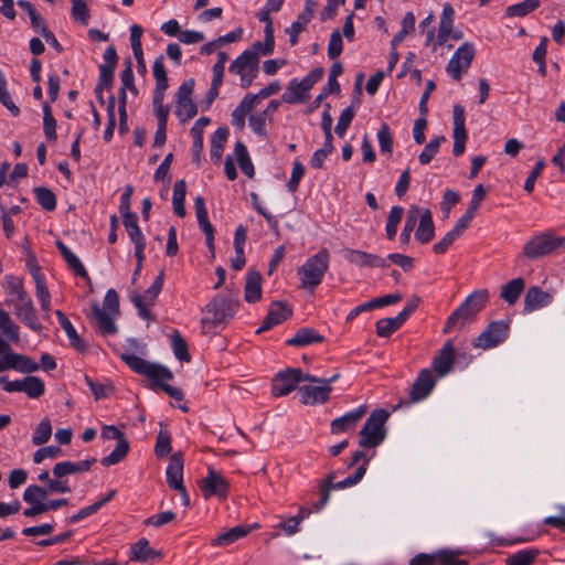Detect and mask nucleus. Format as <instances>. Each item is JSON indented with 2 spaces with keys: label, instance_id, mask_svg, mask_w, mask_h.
Segmentation results:
<instances>
[{
  "label": "nucleus",
  "instance_id": "30",
  "mask_svg": "<svg viewBox=\"0 0 565 565\" xmlns=\"http://www.w3.org/2000/svg\"><path fill=\"white\" fill-rule=\"evenodd\" d=\"M55 316L62 327V329L65 331L66 335L68 337L70 344L76 349L77 351L84 352L86 350V345L84 341L78 335L76 329L70 321V319L66 317V315L61 311L56 310Z\"/></svg>",
  "mask_w": 565,
  "mask_h": 565
},
{
  "label": "nucleus",
  "instance_id": "43",
  "mask_svg": "<svg viewBox=\"0 0 565 565\" xmlns=\"http://www.w3.org/2000/svg\"><path fill=\"white\" fill-rule=\"evenodd\" d=\"M124 225L134 245L146 244L145 236L138 225V215L125 217Z\"/></svg>",
  "mask_w": 565,
  "mask_h": 565
},
{
  "label": "nucleus",
  "instance_id": "26",
  "mask_svg": "<svg viewBox=\"0 0 565 565\" xmlns=\"http://www.w3.org/2000/svg\"><path fill=\"white\" fill-rule=\"evenodd\" d=\"M258 524H254L253 526H246V525H236L228 531L217 535L211 541L212 546H218L224 547L227 546L235 541L246 536L252 529H257Z\"/></svg>",
  "mask_w": 565,
  "mask_h": 565
},
{
  "label": "nucleus",
  "instance_id": "57",
  "mask_svg": "<svg viewBox=\"0 0 565 565\" xmlns=\"http://www.w3.org/2000/svg\"><path fill=\"white\" fill-rule=\"evenodd\" d=\"M324 145L322 148L315 151L310 159V164L315 169H320L323 166L326 158L333 151L334 147L332 143L333 138H324Z\"/></svg>",
  "mask_w": 565,
  "mask_h": 565
},
{
  "label": "nucleus",
  "instance_id": "21",
  "mask_svg": "<svg viewBox=\"0 0 565 565\" xmlns=\"http://www.w3.org/2000/svg\"><path fill=\"white\" fill-rule=\"evenodd\" d=\"M366 412V406L361 405L356 409L333 419L331 422V431L333 434H339L355 427Z\"/></svg>",
  "mask_w": 565,
  "mask_h": 565
},
{
  "label": "nucleus",
  "instance_id": "8",
  "mask_svg": "<svg viewBox=\"0 0 565 565\" xmlns=\"http://www.w3.org/2000/svg\"><path fill=\"white\" fill-rule=\"evenodd\" d=\"M388 412L379 408L371 413L360 431V446L366 448H375L385 438L384 424L388 419Z\"/></svg>",
  "mask_w": 565,
  "mask_h": 565
},
{
  "label": "nucleus",
  "instance_id": "10",
  "mask_svg": "<svg viewBox=\"0 0 565 565\" xmlns=\"http://www.w3.org/2000/svg\"><path fill=\"white\" fill-rule=\"evenodd\" d=\"M509 323L505 321H492L488 327L472 341V345L478 349L489 350L498 347L509 335Z\"/></svg>",
  "mask_w": 565,
  "mask_h": 565
},
{
  "label": "nucleus",
  "instance_id": "59",
  "mask_svg": "<svg viewBox=\"0 0 565 565\" xmlns=\"http://www.w3.org/2000/svg\"><path fill=\"white\" fill-rule=\"evenodd\" d=\"M164 281V271L160 270L159 275L154 279V281L151 284V286L145 291L143 295H140L143 298V301L147 302V305H153L154 300L159 296V294L162 290Z\"/></svg>",
  "mask_w": 565,
  "mask_h": 565
},
{
  "label": "nucleus",
  "instance_id": "34",
  "mask_svg": "<svg viewBox=\"0 0 565 565\" xmlns=\"http://www.w3.org/2000/svg\"><path fill=\"white\" fill-rule=\"evenodd\" d=\"M525 287L523 278H514L502 286L500 298L509 305H514Z\"/></svg>",
  "mask_w": 565,
  "mask_h": 565
},
{
  "label": "nucleus",
  "instance_id": "41",
  "mask_svg": "<svg viewBox=\"0 0 565 565\" xmlns=\"http://www.w3.org/2000/svg\"><path fill=\"white\" fill-rule=\"evenodd\" d=\"M34 195L36 202L45 211H54L56 207V195L45 186H39L34 189Z\"/></svg>",
  "mask_w": 565,
  "mask_h": 565
},
{
  "label": "nucleus",
  "instance_id": "62",
  "mask_svg": "<svg viewBox=\"0 0 565 565\" xmlns=\"http://www.w3.org/2000/svg\"><path fill=\"white\" fill-rule=\"evenodd\" d=\"M198 113L196 105L192 99L190 100H178L177 116L181 121H186L193 118Z\"/></svg>",
  "mask_w": 565,
  "mask_h": 565
},
{
  "label": "nucleus",
  "instance_id": "29",
  "mask_svg": "<svg viewBox=\"0 0 565 565\" xmlns=\"http://www.w3.org/2000/svg\"><path fill=\"white\" fill-rule=\"evenodd\" d=\"M323 340V335H321L317 330L306 327L299 329L292 338L287 340L286 343L292 347H306L322 342Z\"/></svg>",
  "mask_w": 565,
  "mask_h": 565
},
{
  "label": "nucleus",
  "instance_id": "11",
  "mask_svg": "<svg viewBox=\"0 0 565 565\" xmlns=\"http://www.w3.org/2000/svg\"><path fill=\"white\" fill-rule=\"evenodd\" d=\"M302 381H316V376L303 374L300 369H287L275 376L273 394L275 396L288 395Z\"/></svg>",
  "mask_w": 565,
  "mask_h": 565
},
{
  "label": "nucleus",
  "instance_id": "28",
  "mask_svg": "<svg viewBox=\"0 0 565 565\" xmlns=\"http://www.w3.org/2000/svg\"><path fill=\"white\" fill-rule=\"evenodd\" d=\"M130 561L146 563L158 558L161 553L153 550L147 539H140L137 543L131 546Z\"/></svg>",
  "mask_w": 565,
  "mask_h": 565
},
{
  "label": "nucleus",
  "instance_id": "5",
  "mask_svg": "<svg viewBox=\"0 0 565 565\" xmlns=\"http://www.w3.org/2000/svg\"><path fill=\"white\" fill-rule=\"evenodd\" d=\"M238 307V301L230 296L217 295L206 306L202 324L216 328L221 323H226L234 317Z\"/></svg>",
  "mask_w": 565,
  "mask_h": 565
},
{
  "label": "nucleus",
  "instance_id": "50",
  "mask_svg": "<svg viewBox=\"0 0 565 565\" xmlns=\"http://www.w3.org/2000/svg\"><path fill=\"white\" fill-rule=\"evenodd\" d=\"M52 435V424L49 417H44L35 428L32 443L35 446L45 444Z\"/></svg>",
  "mask_w": 565,
  "mask_h": 565
},
{
  "label": "nucleus",
  "instance_id": "13",
  "mask_svg": "<svg viewBox=\"0 0 565 565\" xmlns=\"http://www.w3.org/2000/svg\"><path fill=\"white\" fill-rule=\"evenodd\" d=\"M452 119H454V129H452V138H454V156L460 157L463 154L466 149V141L468 138L466 126H465V108L463 106L456 104L452 108Z\"/></svg>",
  "mask_w": 565,
  "mask_h": 565
},
{
  "label": "nucleus",
  "instance_id": "2",
  "mask_svg": "<svg viewBox=\"0 0 565 565\" xmlns=\"http://www.w3.org/2000/svg\"><path fill=\"white\" fill-rule=\"evenodd\" d=\"M121 360L137 374L147 376L151 387H159L175 401H182L184 395L178 387L163 383L173 379L172 372L164 365L151 363L135 354H121Z\"/></svg>",
  "mask_w": 565,
  "mask_h": 565
},
{
  "label": "nucleus",
  "instance_id": "20",
  "mask_svg": "<svg viewBox=\"0 0 565 565\" xmlns=\"http://www.w3.org/2000/svg\"><path fill=\"white\" fill-rule=\"evenodd\" d=\"M455 361V350L451 340H448L433 360L434 371L441 377L448 374Z\"/></svg>",
  "mask_w": 565,
  "mask_h": 565
},
{
  "label": "nucleus",
  "instance_id": "52",
  "mask_svg": "<svg viewBox=\"0 0 565 565\" xmlns=\"http://www.w3.org/2000/svg\"><path fill=\"white\" fill-rule=\"evenodd\" d=\"M49 497L47 488H43L36 484H30L23 492V500L26 503H45Z\"/></svg>",
  "mask_w": 565,
  "mask_h": 565
},
{
  "label": "nucleus",
  "instance_id": "25",
  "mask_svg": "<svg viewBox=\"0 0 565 565\" xmlns=\"http://www.w3.org/2000/svg\"><path fill=\"white\" fill-rule=\"evenodd\" d=\"M455 19V10L450 3H445L439 22V31L435 42V46L444 45L449 39L452 31V23Z\"/></svg>",
  "mask_w": 565,
  "mask_h": 565
},
{
  "label": "nucleus",
  "instance_id": "1",
  "mask_svg": "<svg viewBox=\"0 0 565 565\" xmlns=\"http://www.w3.org/2000/svg\"><path fill=\"white\" fill-rule=\"evenodd\" d=\"M6 303L14 308L15 317L32 331L40 333L43 326L38 319L36 309L30 295L24 289L23 280L15 276H6Z\"/></svg>",
  "mask_w": 565,
  "mask_h": 565
},
{
  "label": "nucleus",
  "instance_id": "61",
  "mask_svg": "<svg viewBox=\"0 0 565 565\" xmlns=\"http://www.w3.org/2000/svg\"><path fill=\"white\" fill-rule=\"evenodd\" d=\"M354 115L355 109L352 106H349L342 110L335 126V132L339 137H343L345 135L347 129L354 118Z\"/></svg>",
  "mask_w": 565,
  "mask_h": 565
},
{
  "label": "nucleus",
  "instance_id": "37",
  "mask_svg": "<svg viewBox=\"0 0 565 565\" xmlns=\"http://www.w3.org/2000/svg\"><path fill=\"white\" fill-rule=\"evenodd\" d=\"M419 212L420 210L417 207V206H412L407 216H406V220H405V223H404V227L402 230V233L399 235V242L402 243V245L404 246H407L411 242V235H412V232L414 231L415 226H416V223H417V220H418V216H419Z\"/></svg>",
  "mask_w": 565,
  "mask_h": 565
},
{
  "label": "nucleus",
  "instance_id": "48",
  "mask_svg": "<svg viewBox=\"0 0 565 565\" xmlns=\"http://www.w3.org/2000/svg\"><path fill=\"white\" fill-rule=\"evenodd\" d=\"M446 141L445 136H438L433 138L424 148V150L419 153L418 160L420 164L425 166L430 163L433 158L437 154L439 151V147L441 142Z\"/></svg>",
  "mask_w": 565,
  "mask_h": 565
},
{
  "label": "nucleus",
  "instance_id": "38",
  "mask_svg": "<svg viewBox=\"0 0 565 565\" xmlns=\"http://www.w3.org/2000/svg\"><path fill=\"white\" fill-rule=\"evenodd\" d=\"M404 215V209L402 206H393L387 215L385 232L386 237L393 241L397 233V226L401 223Z\"/></svg>",
  "mask_w": 565,
  "mask_h": 565
},
{
  "label": "nucleus",
  "instance_id": "63",
  "mask_svg": "<svg viewBox=\"0 0 565 565\" xmlns=\"http://www.w3.org/2000/svg\"><path fill=\"white\" fill-rule=\"evenodd\" d=\"M35 295L40 301L41 309L44 312H49L51 310V295L46 281H42L41 278L38 279V284H35Z\"/></svg>",
  "mask_w": 565,
  "mask_h": 565
},
{
  "label": "nucleus",
  "instance_id": "51",
  "mask_svg": "<svg viewBox=\"0 0 565 565\" xmlns=\"http://www.w3.org/2000/svg\"><path fill=\"white\" fill-rule=\"evenodd\" d=\"M172 349L175 358L181 362H190L191 355L189 353L188 344L185 340L181 337L179 331H174L172 335Z\"/></svg>",
  "mask_w": 565,
  "mask_h": 565
},
{
  "label": "nucleus",
  "instance_id": "54",
  "mask_svg": "<svg viewBox=\"0 0 565 565\" xmlns=\"http://www.w3.org/2000/svg\"><path fill=\"white\" fill-rule=\"evenodd\" d=\"M171 436L168 430L161 429L156 439L154 454L158 458H164L171 452Z\"/></svg>",
  "mask_w": 565,
  "mask_h": 565
},
{
  "label": "nucleus",
  "instance_id": "27",
  "mask_svg": "<svg viewBox=\"0 0 565 565\" xmlns=\"http://www.w3.org/2000/svg\"><path fill=\"white\" fill-rule=\"evenodd\" d=\"M418 217L419 224L415 232V237L422 244H427L434 238L435 235L431 211L426 209L422 213L419 212Z\"/></svg>",
  "mask_w": 565,
  "mask_h": 565
},
{
  "label": "nucleus",
  "instance_id": "15",
  "mask_svg": "<svg viewBox=\"0 0 565 565\" xmlns=\"http://www.w3.org/2000/svg\"><path fill=\"white\" fill-rule=\"evenodd\" d=\"M436 379L429 369H423L409 391V401L417 403L425 399L433 391Z\"/></svg>",
  "mask_w": 565,
  "mask_h": 565
},
{
  "label": "nucleus",
  "instance_id": "31",
  "mask_svg": "<svg viewBox=\"0 0 565 565\" xmlns=\"http://www.w3.org/2000/svg\"><path fill=\"white\" fill-rule=\"evenodd\" d=\"M245 300L254 303L262 298V276L258 271L249 270L245 282Z\"/></svg>",
  "mask_w": 565,
  "mask_h": 565
},
{
  "label": "nucleus",
  "instance_id": "39",
  "mask_svg": "<svg viewBox=\"0 0 565 565\" xmlns=\"http://www.w3.org/2000/svg\"><path fill=\"white\" fill-rule=\"evenodd\" d=\"M281 99L286 104L303 103L307 100V93H305V90H301V87L297 79H292L288 84V87L282 94Z\"/></svg>",
  "mask_w": 565,
  "mask_h": 565
},
{
  "label": "nucleus",
  "instance_id": "23",
  "mask_svg": "<svg viewBox=\"0 0 565 565\" xmlns=\"http://www.w3.org/2000/svg\"><path fill=\"white\" fill-rule=\"evenodd\" d=\"M153 76L156 79V88L153 94V104L161 103L164 97V92L168 88V76L164 67V57L158 56L153 62Z\"/></svg>",
  "mask_w": 565,
  "mask_h": 565
},
{
  "label": "nucleus",
  "instance_id": "60",
  "mask_svg": "<svg viewBox=\"0 0 565 565\" xmlns=\"http://www.w3.org/2000/svg\"><path fill=\"white\" fill-rule=\"evenodd\" d=\"M17 4L28 13L31 24L35 30H41L43 26H45L44 19L38 13L34 6L30 1L18 0Z\"/></svg>",
  "mask_w": 565,
  "mask_h": 565
},
{
  "label": "nucleus",
  "instance_id": "32",
  "mask_svg": "<svg viewBox=\"0 0 565 565\" xmlns=\"http://www.w3.org/2000/svg\"><path fill=\"white\" fill-rule=\"evenodd\" d=\"M275 47V38H274V28L270 25L265 26V41H257L253 44L252 49L245 50L244 52H249V54L255 53V56L259 58L260 55L267 56L274 52Z\"/></svg>",
  "mask_w": 565,
  "mask_h": 565
},
{
  "label": "nucleus",
  "instance_id": "17",
  "mask_svg": "<svg viewBox=\"0 0 565 565\" xmlns=\"http://www.w3.org/2000/svg\"><path fill=\"white\" fill-rule=\"evenodd\" d=\"M344 257L349 263L359 267L384 268L387 266L385 258L359 249H347Z\"/></svg>",
  "mask_w": 565,
  "mask_h": 565
},
{
  "label": "nucleus",
  "instance_id": "49",
  "mask_svg": "<svg viewBox=\"0 0 565 565\" xmlns=\"http://www.w3.org/2000/svg\"><path fill=\"white\" fill-rule=\"evenodd\" d=\"M539 551L536 548L522 550L507 558V565H530L534 562Z\"/></svg>",
  "mask_w": 565,
  "mask_h": 565
},
{
  "label": "nucleus",
  "instance_id": "12",
  "mask_svg": "<svg viewBox=\"0 0 565 565\" xmlns=\"http://www.w3.org/2000/svg\"><path fill=\"white\" fill-rule=\"evenodd\" d=\"M476 55V49L472 43L465 42L461 44L447 64V73L455 79L460 81L462 75L468 71Z\"/></svg>",
  "mask_w": 565,
  "mask_h": 565
},
{
  "label": "nucleus",
  "instance_id": "6",
  "mask_svg": "<svg viewBox=\"0 0 565 565\" xmlns=\"http://www.w3.org/2000/svg\"><path fill=\"white\" fill-rule=\"evenodd\" d=\"M565 238L546 231L531 237L522 248L523 255L529 259H537L551 255L563 247Z\"/></svg>",
  "mask_w": 565,
  "mask_h": 565
},
{
  "label": "nucleus",
  "instance_id": "9",
  "mask_svg": "<svg viewBox=\"0 0 565 565\" xmlns=\"http://www.w3.org/2000/svg\"><path fill=\"white\" fill-rule=\"evenodd\" d=\"M230 73L239 75V85L242 88H248L259 72V58L255 53L243 52L228 67Z\"/></svg>",
  "mask_w": 565,
  "mask_h": 565
},
{
  "label": "nucleus",
  "instance_id": "24",
  "mask_svg": "<svg viewBox=\"0 0 565 565\" xmlns=\"http://www.w3.org/2000/svg\"><path fill=\"white\" fill-rule=\"evenodd\" d=\"M552 302V296L537 286L527 289L524 299V311L532 312Z\"/></svg>",
  "mask_w": 565,
  "mask_h": 565
},
{
  "label": "nucleus",
  "instance_id": "35",
  "mask_svg": "<svg viewBox=\"0 0 565 565\" xmlns=\"http://www.w3.org/2000/svg\"><path fill=\"white\" fill-rule=\"evenodd\" d=\"M227 137L228 129L226 127H220L215 130L211 139L210 153L212 160H221Z\"/></svg>",
  "mask_w": 565,
  "mask_h": 565
},
{
  "label": "nucleus",
  "instance_id": "19",
  "mask_svg": "<svg viewBox=\"0 0 565 565\" xmlns=\"http://www.w3.org/2000/svg\"><path fill=\"white\" fill-rule=\"evenodd\" d=\"M332 387L324 384L303 385L299 387L300 401L305 405L323 404L329 401Z\"/></svg>",
  "mask_w": 565,
  "mask_h": 565
},
{
  "label": "nucleus",
  "instance_id": "42",
  "mask_svg": "<svg viewBox=\"0 0 565 565\" xmlns=\"http://www.w3.org/2000/svg\"><path fill=\"white\" fill-rule=\"evenodd\" d=\"M129 451V443L127 439H120L116 448L106 457L102 459V465L109 467L120 462Z\"/></svg>",
  "mask_w": 565,
  "mask_h": 565
},
{
  "label": "nucleus",
  "instance_id": "45",
  "mask_svg": "<svg viewBox=\"0 0 565 565\" xmlns=\"http://www.w3.org/2000/svg\"><path fill=\"white\" fill-rule=\"evenodd\" d=\"M43 130L47 140L56 141V120L49 103L43 105Z\"/></svg>",
  "mask_w": 565,
  "mask_h": 565
},
{
  "label": "nucleus",
  "instance_id": "64",
  "mask_svg": "<svg viewBox=\"0 0 565 565\" xmlns=\"http://www.w3.org/2000/svg\"><path fill=\"white\" fill-rule=\"evenodd\" d=\"M342 50H343L342 35L339 30H334L330 35V40H329V44H328L329 58H331V60L337 58L342 53Z\"/></svg>",
  "mask_w": 565,
  "mask_h": 565
},
{
  "label": "nucleus",
  "instance_id": "14",
  "mask_svg": "<svg viewBox=\"0 0 565 565\" xmlns=\"http://www.w3.org/2000/svg\"><path fill=\"white\" fill-rule=\"evenodd\" d=\"M200 488L205 498L212 495L226 498L228 492V482L218 471L210 468L206 477L202 479Z\"/></svg>",
  "mask_w": 565,
  "mask_h": 565
},
{
  "label": "nucleus",
  "instance_id": "56",
  "mask_svg": "<svg viewBox=\"0 0 565 565\" xmlns=\"http://www.w3.org/2000/svg\"><path fill=\"white\" fill-rule=\"evenodd\" d=\"M0 103L11 113L12 116L20 114L19 107L13 103L11 95L7 89V81L3 73L0 71Z\"/></svg>",
  "mask_w": 565,
  "mask_h": 565
},
{
  "label": "nucleus",
  "instance_id": "47",
  "mask_svg": "<svg viewBox=\"0 0 565 565\" xmlns=\"http://www.w3.org/2000/svg\"><path fill=\"white\" fill-rule=\"evenodd\" d=\"M71 17L82 25H87L90 19V12L85 0H71Z\"/></svg>",
  "mask_w": 565,
  "mask_h": 565
},
{
  "label": "nucleus",
  "instance_id": "36",
  "mask_svg": "<svg viewBox=\"0 0 565 565\" xmlns=\"http://www.w3.org/2000/svg\"><path fill=\"white\" fill-rule=\"evenodd\" d=\"M540 0H523L522 2L509 6L505 9V15L509 18H522L535 11L540 7Z\"/></svg>",
  "mask_w": 565,
  "mask_h": 565
},
{
  "label": "nucleus",
  "instance_id": "22",
  "mask_svg": "<svg viewBox=\"0 0 565 565\" xmlns=\"http://www.w3.org/2000/svg\"><path fill=\"white\" fill-rule=\"evenodd\" d=\"M167 482L173 490L181 489L183 486V455L175 452L171 456L167 471Z\"/></svg>",
  "mask_w": 565,
  "mask_h": 565
},
{
  "label": "nucleus",
  "instance_id": "40",
  "mask_svg": "<svg viewBox=\"0 0 565 565\" xmlns=\"http://www.w3.org/2000/svg\"><path fill=\"white\" fill-rule=\"evenodd\" d=\"M11 363H13L14 366H12V370H15L21 373H33L36 372L40 369V365L33 361L31 358L19 354V353H11Z\"/></svg>",
  "mask_w": 565,
  "mask_h": 565
},
{
  "label": "nucleus",
  "instance_id": "58",
  "mask_svg": "<svg viewBox=\"0 0 565 565\" xmlns=\"http://www.w3.org/2000/svg\"><path fill=\"white\" fill-rule=\"evenodd\" d=\"M377 140L381 152L391 156L393 152V135L387 124H382L377 131Z\"/></svg>",
  "mask_w": 565,
  "mask_h": 565
},
{
  "label": "nucleus",
  "instance_id": "16",
  "mask_svg": "<svg viewBox=\"0 0 565 565\" xmlns=\"http://www.w3.org/2000/svg\"><path fill=\"white\" fill-rule=\"evenodd\" d=\"M291 315L292 310L287 303L281 301H274L270 303L268 313L256 332L263 333L268 331L273 327L287 320L289 317H291Z\"/></svg>",
  "mask_w": 565,
  "mask_h": 565
},
{
  "label": "nucleus",
  "instance_id": "4",
  "mask_svg": "<svg viewBox=\"0 0 565 565\" xmlns=\"http://www.w3.org/2000/svg\"><path fill=\"white\" fill-rule=\"evenodd\" d=\"M329 263L330 254L324 247L309 257L306 263L298 268L301 285L313 290L322 282L324 274L329 268Z\"/></svg>",
  "mask_w": 565,
  "mask_h": 565
},
{
  "label": "nucleus",
  "instance_id": "53",
  "mask_svg": "<svg viewBox=\"0 0 565 565\" xmlns=\"http://www.w3.org/2000/svg\"><path fill=\"white\" fill-rule=\"evenodd\" d=\"M120 81L122 89L130 90L134 95L138 94V89L135 85L134 71H132V62L130 57L125 60V68L120 73Z\"/></svg>",
  "mask_w": 565,
  "mask_h": 565
},
{
  "label": "nucleus",
  "instance_id": "33",
  "mask_svg": "<svg viewBox=\"0 0 565 565\" xmlns=\"http://www.w3.org/2000/svg\"><path fill=\"white\" fill-rule=\"evenodd\" d=\"M0 331L3 337L13 343L20 342V328L12 320L10 315L2 308H0Z\"/></svg>",
  "mask_w": 565,
  "mask_h": 565
},
{
  "label": "nucleus",
  "instance_id": "55",
  "mask_svg": "<svg viewBox=\"0 0 565 565\" xmlns=\"http://www.w3.org/2000/svg\"><path fill=\"white\" fill-rule=\"evenodd\" d=\"M311 20L307 17L298 14L297 20L291 23L290 28L286 29V33L289 35V43L291 46L296 45L299 40V35L306 30V26Z\"/></svg>",
  "mask_w": 565,
  "mask_h": 565
},
{
  "label": "nucleus",
  "instance_id": "18",
  "mask_svg": "<svg viewBox=\"0 0 565 565\" xmlns=\"http://www.w3.org/2000/svg\"><path fill=\"white\" fill-rule=\"evenodd\" d=\"M92 319L94 320L98 331L103 335H113L116 334L118 331V328L115 323V319L118 316H113L109 312L105 311L98 302H94L92 305Z\"/></svg>",
  "mask_w": 565,
  "mask_h": 565
},
{
  "label": "nucleus",
  "instance_id": "7",
  "mask_svg": "<svg viewBox=\"0 0 565 565\" xmlns=\"http://www.w3.org/2000/svg\"><path fill=\"white\" fill-rule=\"evenodd\" d=\"M366 468L367 460L365 462H362V465L358 467L356 471L352 476H349L339 482H334V472L328 473L327 477L319 483L320 499L313 502L315 512H319L324 508V505L328 503L330 499V492L332 489H344L360 482L366 472Z\"/></svg>",
  "mask_w": 565,
  "mask_h": 565
},
{
  "label": "nucleus",
  "instance_id": "3",
  "mask_svg": "<svg viewBox=\"0 0 565 565\" xmlns=\"http://www.w3.org/2000/svg\"><path fill=\"white\" fill-rule=\"evenodd\" d=\"M489 301V291L479 289L470 294L465 301L447 318L444 333H449L457 327H463L476 318Z\"/></svg>",
  "mask_w": 565,
  "mask_h": 565
},
{
  "label": "nucleus",
  "instance_id": "46",
  "mask_svg": "<svg viewBox=\"0 0 565 565\" xmlns=\"http://www.w3.org/2000/svg\"><path fill=\"white\" fill-rule=\"evenodd\" d=\"M45 384L44 382L33 375H29L24 377V387L23 393H25L30 398H39L44 394Z\"/></svg>",
  "mask_w": 565,
  "mask_h": 565
},
{
  "label": "nucleus",
  "instance_id": "44",
  "mask_svg": "<svg viewBox=\"0 0 565 565\" xmlns=\"http://www.w3.org/2000/svg\"><path fill=\"white\" fill-rule=\"evenodd\" d=\"M115 70L99 66V77L95 88L97 99L104 104L103 90L109 89L113 85Z\"/></svg>",
  "mask_w": 565,
  "mask_h": 565
}]
</instances>
